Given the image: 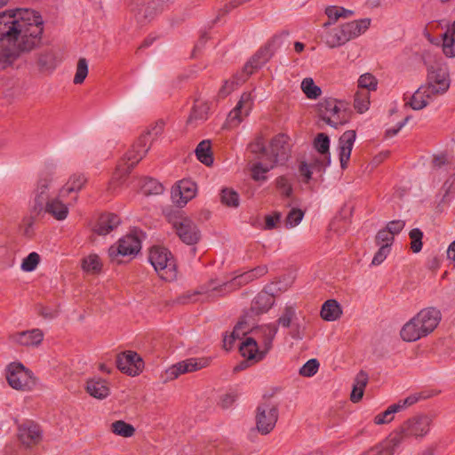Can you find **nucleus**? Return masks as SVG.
<instances>
[{"mask_svg": "<svg viewBox=\"0 0 455 455\" xmlns=\"http://www.w3.org/2000/svg\"><path fill=\"white\" fill-rule=\"evenodd\" d=\"M43 30V19L34 10L16 9L0 12V68H6L21 52L39 45Z\"/></svg>", "mask_w": 455, "mask_h": 455, "instance_id": "f257e3e1", "label": "nucleus"}, {"mask_svg": "<svg viewBox=\"0 0 455 455\" xmlns=\"http://www.w3.org/2000/svg\"><path fill=\"white\" fill-rule=\"evenodd\" d=\"M441 318V312L437 308H423L403 326L401 338L407 342L417 341L433 332Z\"/></svg>", "mask_w": 455, "mask_h": 455, "instance_id": "f03ea898", "label": "nucleus"}, {"mask_svg": "<svg viewBox=\"0 0 455 455\" xmlns=\"http://www.w3.org/2000/svg\"><path fill=\"white\" fill-rule=\"evenodd\" d=\"M433 421V417L427 414H418L409 418L390 434V443L399 447L409 438L422 440L429 434Z\"/></svg>", "mask_w": 455, "mask_h": 455, "instance_id": "7ed1b4c3", "label": "nucleus"}, {"mask_svg": "<svg viewBox=\"0 0 455 455\" xmlns=\"http://www.w3.org/2000/svg\"><path fill=\"white\" fill-rule=\"evenodd\" d=\"M371 25V19L365 18L342 24L338 28L325 29L323 42L329 48H337L363 34Z\"/></svg>", "mask_w": 455, "mask_h": 455, "instance_id": "20e7f679", "label": "nucleus"}, {"mask_svg": "<svg viewBox=\"0 0 455 455\" xmlns=\"http://www.w3.org/2000/svg\"><path fill=\"white\" fill-rule=\"evenodd\" d=\"M282 35L274 36L265 46L260 48L244 65L241 77L236 81V84H243L247 78L260 68L273 56L275 52L282 44Z\"/></svg>", "mask_w": 455, "mask_h": 455, "instance_id": "39448f33", "label": "nucleus"}, {"mask_svg": "<svg viewBox=\"0 0 455 455\" xmlns=\"http://www.w3.org/2000/svg\"><path fill=\"white\" fill-rule=\"evenodd\" d=\"M151 132L142 134L124 155L122 163L117 165L115 176L121 179L130 173L132 169L146 156L150 148Z\"/></svg>", "mask_w": 455, "mask_h": 455, "instance_id": "423d86ee", "label": "nucleus"}, {"mask_svg": "<svg viewBox=\"0 0 455 455\" xmlns=\"http://www.w3.org/2000/svg\"><path fill=\"white\" fill-rule=\"evenodd\" d=\"M148 259L161 279L167 282L176 279V264L171 251L166 248L153 247L150 250Z\"/></svg>", "mask_w": 455, "mask_h": 455, "instance_id": "0eeeda50", "label": "nucleus"}, {"mask_svg": "<svg viewBox=\"0 0 455 455\" xmlns=\"http://www.w3.org/2000/svg\"><path fill=\"white\" fill-rule=\"evenodd\" d=\"M319 116L330 126L338 128L348 123L351 111L344 102L329 99L319 104Z\"/></svg>", "mask_w": 455, "mask_h": 455, "instance_id": "6e6552de", "label": "nucleus"}, {"mask_svg": "<svg viewBox=\"0 0 455 455\" xmlns=\"http://www.w3.org/2000/svg\"><path fill=\"white\" fill-rule=\"evenodd\" d=\"M5 377L9 386L19 391H30L36 385L33 372L21 363H11L5 370Z\"/></svg>", "mask_w": 455, "mask_h": 455, "instance_id": "1a4fd4ad", "label": "nucleus"}, {"mask_svg": "<svg viewBox=\"0 0 455 455\" xmlns=\"http://www.w3.org/2000/svg\"><path fill=\"white\" fill-rule=\"evenodd\" d=\"M254 278L252 277V275L251 271H246L244 273H242L238 275H235L234 278H232L229 282L224 283L221 285H215L213 281H211L210 283L204 287L202 286L199 290L195 291H188L185 293L182 297L179 299L180 302L186 303V302H195L197 300L196 296L200 294H207L211 291H216L219 290H235L243 285H245L251 282H252Z\"/></svg>", "mask_w": 455, "mask_h": 455, "instance_id": "9d476101", "label": "nucleus"}, {"mask_svg": "<svg viewBox=\"0 0 455 455\" xmlns=\"http://www.w3.org/2000/svg\"><path fill=\"white\" fill-rule=\"evenodd\" d=\"M141 249V240L137 234L132 233L121 237L108 249V257L112 262L121 263L123 257H134Z\"/></svg>", "mask_w": 455, "mask_h": 455, "instance_id": "9b49d317", "label": "nucleus"}, {"mask_svg": "<svg viewBox=\"0 0 455 455\" xmlns=\"http://www.w3.org/2000/svg\"><path fill=\"white\" fill-rule=\"evenodd\" d=\"M129 10L138 26H144L161 11L160 4L156 0H131Z\"/></svg>", "mask_w": 455, "mask_h": 455, "instance_id": "f8f14e48", "label": "nucleus"}, {"mask_svg": "<svg viewBox=\"0 0 455 455\" xmlns=\"http://www.w3.org/2000/svg\"><path fill=\"white\" fill-rule=\"evenodd\" d=\"M278 419V408L272 403H262L257 407L256 427L262 435L270 433Z\"/></svg>", "mask_w": 455, "mask_h": 455, "instance_id": "ddd939ff", "label": "nucleus"}, {"mask_svg": "<svg viewBox=\"0 0 455 455\" xmlns=\"http://www.w3.org/2000/svg\"><path fill=\"white\" fill-rule=\"evenodd\" d=\"M62 196H55L42 203V210H36L35 207L29 209L32 219L49 214L56 220L61 221L67 219L69 209L67 204L61 201Z\"/></svg>", "mask_w": 455, "mask_h": 455, "instance_id": "4468645a", "label": "nucleus"}, {"mask_svg": "<svg viewBox=\"0 0 455 455\" xmlns=\"http://www.w3.org/2000/svg\"><path fill=\"white\" fill-rule=\"evenodd\" d=\"M290 156L289 138L284 134H278L270 142L267 152V159L271 164H283Z\"/></svg>", "mask_w": 455, "mask_h": 455, "instance_id": "2eb2a0df", "label": "nucleus"}, {"mask_svg": "<svg viewBox=\"0 0 455 455\" xmlns=\"http://www.w3.org/2000/svg\"><path fill=\"white\" fill-rule=\"evenodd\" d=\"M53 173L52 172H43L39 174L33 191L30 208L35 207L37 211L42 210V203L50 199L49 194L53 186Z\"/></svg>", "mask_w": 455, "mask_h": 455, "instance_id": "dca6fc26", "label": "nucleus"}, {"mask_svg": "<svg viewBox=\"0 0 455 455\" xmlns=\"http://www.w3.org/2000/svg\"><path fill=\"white\" fill-rule=\"evenodd\" d=\"M449 73L446 68L430 67L425 84L435 96L445 93L450 88Z\"/></svg>", "mask_w": 455, "mask_h": 455, "instance_id": "f3484780", "label": "nucleus"}, {"mask_svg": "<svg viewBox=\"0 0 455 455\" xmlns=\"http://www.w3.org/2000/svg\"><path fill=\"white\" fill-rule=\"evenodd\" d=\"M209 360L205 358H188L179 362L165 371V380H173L180 375L193 372L206 367Z\"/></svg>", "mask_w": 455, "mask_h": 455, "instance_id": "a211bd4d", "label": "nucleus"}, {"mask_svg": "<svg viewBox=\"0 0 455 455\" xmlns=\"http://www.w3.org/2000/svg\"><path fill=\"white\" fill-rule=\"evenodd\" d=\"M173 227L180 240L193 245L198 243L201 233L196 224L187 217H180L173 222Z\"/></svg>", "mask_w": 455, "mask_h": 455, "instance_id": "6ab92c4d", "label": "nucleus"}, {"mask_svg": "<svg viewBox=\"0 0 455 455\" xmlns=\"http://www.w3.org/2000/svg\"><path fill=\"white\" fill-rule=\"evenodd\" d=\"M116 366L124 373L137 376L144 369L141 356L134 351H125L117 355Z\"/></svg>", "mask_w": 455, "mask_h": 455, "instance_id": "aec40b11", "label": "nucleus"}, {"mask_svg": "<svg viewBox=\"0 0 455 455\" xmlns=\"http://www.w3.org/2000/svg\"><path fill=\"white\" fill-rule=\"evenodd\" d=\"M277 331V326L274 323L260 325L252 330L253 338L261 348L259 358H264L271 349Z\"/></svg>", "mask_w": 455, "mask_h": 455, "instance_id": "412c9836", "label": "nucleus"}, {"mask_svg": "<svg viewBox=\"0 0 455 455\" xmlns=\"http://www.w3.org/2000/svg\"><path fill=\"white\" fill-rule=\"evenodd\" d=\"M197 190L196 184L190 180L179 181L176 187L172 189V200L179 207H183L187 203L196 196Z\"/></svg>", "mask_w": 455, "mask_h": 455, "instance_id": "4be33fe9", "label": "nucleus"}, {"mask_svg": "<svg viewBox=\"0 0 455 455\" xmlns=\"http://www.w3.org/2000/svg\"><path fill=\"white\" fill-rule=\"evenodd\" d=\"M254 98L251 92H243L239 101L228 116V123L230 126L238 125L251 112L253 106Z\"/></svg>", "mask_w": 455, "mask_h": 455, "instance_id": "5701e85b", "label": "nucleus"}, {"mask_svg": "<svg viewBox=\"0 0 455 455\" xmlns=\"http://www.w3.org/2000/svg\"><path fill=\"white\" fill-rule=\"evenodd\" d=\"M356 133L354 130L346 131L339 139V157L341 169H346L355 141Z\"/></svg>", "mask_w": 455, "mask_h": 455, "instance_id": "b1692460", "label": "nucleus"}, {"mask_svg": "<svg viewBox=\"0 0 455 455\" xmlns=\"http://www.w3.org/2000/svg\"><path fill=\"white\" fill-rule=\"evenodd\" d=\"M9 341L25 347H35L41 344L44 333L39 329H32L9 335Z\"/></svg>", "mask_w": 455, "mask_h": 455, "instance_id": "393cba45", "label": "nucleus"}, {"mask_svg": "<svg viewBox=\"0 0 455 455\" xmlns=\"http://www.w3.org/2000/svg\"><path fill=\"white\" fill-rule=\"evenodd\" d=\"M19 438L26 446L36 445L42 439L41 427L34 422L23 424L19 427Z\"/></svg>", "mask_w": 455, "mask_h": 455, "instance_id": "a878e982", "label": "nucleus"}, {"mask_svg": "<svg viewBox=\"0 0 455 455\" xmlns=\"http://www.w3.org/2000/svg\"><path fill=\"white\" fill-rule=\"evenodd\" d=\"M121 223V219L115 213H103L100 216L94 232L100 235H106L116 228Z\"/></svg>", "mask_w": 455, "mask_h": 455, "instance_id": "bb28decb", "label": "nucleus"}, {"mask_svg": "<svg viewBox=\"0 0 455 455\" xmlns=\"http://www.w3.org/2000/svg\"><path fill=\"white\" fill-rule=\"evenodd\" d=\"M210 105L207 101L197 99L195 100L190 115L187 120V124L196 126L208 118Z\"/></svg>", "mask_w": 455, "mask_h": 455, "instance_id": "cd10ccee", "label": "nucleus"}, {"mask_svg": "<svg viewBox=\"0 0 455 455\" xmlns=\"http://www.w3.org/2000/svg\"><path fill=\"white\" fill-rule=\"evenodd\" d=\"M241 355L247 358L248 361L259 362L263 358H259L261 348L256 339L252 337L246 338L239 346Z\"/></svg>", "mask_w": 455, "mask_h": 455, "instance_id": "c85d7f7f", "label": "nucleus"}, {"mask_svg": "<svg viewBox=\"0 0 455 455\" xmlns=\"http://www.w3.org/2000/svg\"><path fill=\"white\" fill-rule=\"evenodd\" d=\"M86 391L97 399H104L108 396L110 388L108 383L100 378H93L87 381Z\"/></svg>", "mask_w": 455, "mask_h": 455, "instance_id": "c756f323", "label": "nucleus"}, {"mask_svg": "<svg viewBox=\"0 0 455 455\" xmlns=\"http://www.w3.org/2000/svg\"><path fill=\"white\" fill-rule=\"evenodd\" d=\"M435 95L426 86H420L411 96L410 105L415 110L424 108Z\"/></svg>", "mask_w": 455, "mask_h": 455, "instance_id": "7c9ffc66", "label": "nucleus"}, {"mask_svg": "<svg viewBox=\"0 0 455 455\" xmlns=\"http://www.w3.org/2000/svg\"><path fill=\"white\" fill-rule=\"evenodd\" d=\"M275 303L274 297L265 291L259 292L252 300L251 311L257 315L267 312Z\"/></svg>", "mask_w": 455, "mask_h": 455, "instance_id": "2f4dec72", "label": "nucleus"}, {"mask_svg": "<svg viewBox=\"0 0 455 455\" xmlns=\"http://www.w3.org/2000/svg\"><path fill=\"white\" fill-rule=\"evenodd\" d=\"M342 314L339 304L335 299H328L321 308V317L325 321H335L340 317Z\"/></svg>", "mask_w": 455, "mask_h": 455, "instance_id": "473e14b6", "label": "nucleus"}, {"mask_svg": "<svg viewBox=\"0 0 455 455\" xmlns=\"http://www.w3.org/2000/svg\"><path fill=\"white\" fill-rule=\"evenodd\" d=\"M86 182L84 175H73L70 177L66 185L60 190V196H66L71 193H77L82 189Z\"/></svg>", "mask_w": 455, "mask_h": 455, "instance_id": "72a5a7b5", "label": "nucleus"}, {"mask_svg": "<svg viewBox=\"0 0 455 455\" xmlns=\"http://www.w3.org/2000/svg\"><path fill=\"white\" fill-rule=\"evenodd\" d=\"M443 51L448 57H455V21L443 36Z\"/></svg>", "mask_w": 455, "mask_h": 455, "instance_id": "f704fd0d", "label": "nucleus"}, {"mask_svg": "<svg viewBox=\"0 0 455 455\" xmlns=\"http://www.w3.org/2000/svg\"><path fill=\"white\" fill-rule=\"evenodd\" d=\"M196 155L197 159L206 166H210L213 163V157L212 154L211 141L203 140L201 141L196 148Z\"/></svg>", "mask_w": 455, "mask_h": 455, "instance_id": "c9c22d12", "label": "nucleus"}, {"mask_svg": "<svg viewBox=\"0 0 455 455\" xmlns=\"http://www.w3.org/2000/svg\"><path fill=\"white\" fill-rule=\"evenodd\" d=\"M82 269L87 274H98L101 271L102 263L97 254H90L82 259Z\"/></svg>", "mask_w": 455, "mask_h": 455, "instance_id": "e433bc0d", "label": "nucleus"}, {"mask_svg": "<svg viewBox=\"0 0 455 455\" xmlns=\"http://www.w3.org/2000/svg\"><path fill=\"white\" fill-rule=\"evenodd\" d=\"M37 64L41 70H53L57 65L58 60L51 50H44L38 55Z\"/></svg>", "mask_w": 455, "mask_h": 455, "instance_id": "4c0bfd02", "label": "nucleus"}, {"mask_svg": "<svg viewBox=\"0 0 455 455\" xmlns=\"http://www.w3.org/2000/svg\"><path fill=\"white\" fill-rule=\"evenodd\" d=\"M325 14L327 15L329 21L323 24L324 28L337 21L339 18H347L351 16L353 12L343 7L331 5L325 9Z\"/></svg>", "mask_w": 455, "mask_h": 455, "instance_id": "58836bf2", "label": "nucleus"}, {"mask_svg": "<svg viewBox=\"0 0 455 455\" xmlns=\"http://www.w3.org/2000/svg\"><path fill=\"white\" fill-rule=\"evenodd\" d=\"M274 164L258 162L251 166V178L255 181L264 182L267 180L266 174L273 169Z\"/></svg>", "mask_w": 455, "mask_h": 455, "instance_id": "ea45409f", "label": "nucleus"}, {"mask_svg": "<svg viewBox=\"0 0 455 455\" xmlns=\"http://www.w3.org/2000/svg\"><path fill=\"white\" fill-rule=\"evenodd\" d=\"M370 106V92L366 90H358L355 94L354 108L360 114L369 109Z\"/></svg>", "mask_w": 455, "mask_h": 455, "instance_id": "a19ab883", "label": "nucleus"}, {"mask_svg": "<svg viewBox=\"0 0 455 455\" xmlns=\"http://www.w3.org/2000/svg\"><path fill=\"white\" fill-rule=\"evenodd\" d=\"M314 147L322 155H324L327 157V162L325 165H329L331 163V157H330V139L329 137L324 133H319L315 140H314Z\"/></svg>", "mask_w": 455, "mask_h": 455, "instance_id": "79ce46f5", "label": "nucleus"}, {"mask_svg": "<svg viewBox=\"0 0 455 455\" xmlns=\"http://www.w3.org/2000/svg\"><path fill=\"white\" fill-rule=\"evenodd\" d=\"M111 431L123 437H132L135 434V428L132 425L124 421L116 420L111 424Z\"/></svg>", "mask_w": 455, "mask_h": 455, "instance_id": "37998d69", "label": "nucleus"}, {"mask_svg": "<svg viewBox=\"0 0 455 455\" xmlns=\"http://www.w3.org/2000/svg\"><path fill=\"white\" fill-rule=\"evenodd\" d=\"M296 319V307L293 305H286L283 314L277 319V323L283 328H289Z\"/></svg>", "mask_w": 455, "mask_h": 455, "instance_id": "c03bdc74", "label": "nucleus"}, {"mask_svg": "<svg viewBox=\"0 0 455 455\" xmlns=\"http://www.w3.org/2000/svg\"><path fill=\"white\" fill-rule=\"evenodd\" d=\"M301 90L308 99L315 100L321 93V88L315 84L314 80L310 77L304 78L301 82Z\"/></svg>", "mask_w": 455, "mask_h": 455, "instance_id": "a18cd8bd", "label": "nucleus"}, {"mask_svg": "<svg viewBox=\"0 0 455 455\" xmlns=\"http://www.w3.org/2000/svg\"><path fill=\"white\" fill-rule=\"evenodd\" d=\"M397 446L390 443V439L381 443L364 452L363 455H393Z\"/></svg>", "mask_w": 455, "mask_h": 455, "instance_id": "49530a36", "label": "nucleus"}, {"mask_svg": "<svg viewBox=\"0 0 455 455\" xmlns=\"http://www.w3.org/2000/svg\"><path fill=\"white\" fill-rule=\"evenodd\" d=\"M141 190L144 195H160L164 191L163 185L156 180L152 178H147L144 180L141 186Z\"/></svg>", "mask_w": 455, "mask_h": 455, "instance_id": "de8ad7c7", "label": "nucleus"}, {"mask_svg": "<svg viewBox=\"0 0 455 455\" xmlns=\"http://www.w3.org/2000/svg\"><path fill=\"white\" fill-rule=\"evenodd\" d=\"M397 408L395 407L394 403L389 405L386 411L377 414L373 422L376 425L389 424L394 420L395 414L397 413Z\"/></svg>", "mask_w": 455, "mask_h": 455, "instance_id": "09e8293b", "label": "nucleus"}, {"mask_svg": "<svg viewBox=\"0 0 455 455\" xmlns=\"http://www.w3.org/2000/svg\"><path fill=\"white\" fill-rule=\"evenodd\" d=\"M88 75V61L85 58H80L76 64V70L74 76L73 83L75 84H81L85 80Z\"/></svg>", "mask_w": 455, "mask_h": 455, "instance_id": "8fccbe9b", "label": "nucleus"}, {"mask_svg": "<svg viewBox=\"0 0 455 455\" xmlns=\"http://www.w3.org/2000/svg\"><path fill=\"white\" fill-rule=\"evenodd\" d=\"M221 203L228 207H238L239 196L238 194L229 188H224L220 194Z\"/></svg>", "mask_w": 455, "mask_h": 455, "instance_id": "3c124183", "label": "nucleus"}, {"mask_svg": "<svg viewBox=\"0 0 455 455\" xmlns=\"http://www.w3.org/2000/svg\"><path fill=\"white\" fill-rule=\"evenodd\" d=\"M443 191L441 202L443 204L450 203L455 197V177H450L443 185Z\"/></svg>", "mask_w": 455, "mask_h": 455, "instance_id": "603ef678", "label": "nucleus"}, {"mask_svg": "<svg viewBox=\"0 0 455 455\" xmlns=\"http://www.w3.org/2000/svg\"><path fill=\"white\" fill-rule=\"evenodd\" d=\"M377 79L371 74H363L358 79V87L360 90H366L368 92L376 91Z\"/></svg>", "mask_w": 455, "mask_h": 455, "instance_id": "864d4df0", "label": "nucleus"}, {"mask_svg": "<svg viewBox=\"0 0 455 455\" xmlns=\"http://www.w3.org/2000/svg\"><path fill=\"white\" fill-rule=\"evenodd\" d=\"M409 236L411 238V249L414 253H418L422 249L423 232L419 228H412Z\"/></svg>", "mask_w": 455, "mask_h": 455, "instance_id": "5fc2aeb1", "label": "nucleus"}, {"mask_svg": "<svg viewBox=\"0 0 455 455\" xmlns=\"http://www.w3.org/2000/svg\"><path fill=\"white\" fill-rule=\"evenodd\" d=\"M40 262V256L37 252H30L21 263V269L25 272L34 271Z\"/></svg>", "mask_w": 455, "mask_h": 455, "instance_id": "6e6d98bb", "label": "nucleus"}, {"mask_svg": "<svg viewBox=\"0 0 455 455\" xmlns=\"http://www.w3.org/2000/svg\"><path fill=\"white\" fill-rule=\"evenodd\" d=\"M304 217V212L300 209L293 208L287 214L285 220V227L287 228H291L296 227L300 223Z\"/></svg>", "mask_w": 455, "mask_h": 455, "instance_id": "4d7b16f0", "label": "nucleus"}, {"mask_svg": "<svg viewBox=\"0 0 455 455\" xmlns=\"http://www.w3.org/2000/svg\"><path fill=\"white\" fill-rule=\"evenodd\" d=\"M421 398H424V396L421 395V394H412L407 396L404 399L399 400L397 403H394L395 407L397 408V411L400 412L416 403H418Z\"/></svg>", "mask_w": 455, "mask_h": 455, "instance_id": "13d9d810", "label": "nucleus"}, {"mask_svg": "<svg viewBox=\"0 0 455 455\" xmlns=\"http://www.w3.org/2000/svg\"><path fill=\"white\" fill-rule=\"evenodd\" d=\"M421 398H424V396L421 395V394H412L407 396L404 399L399 400L397 403H394L395 407L397 408V411L400 412L416 403H418Z\"/></svg>", "mask_w": 455, "mask_h": 455, "instance_id": "bf43d9fd", "label": "nucleus"}, {"mask_svg": "<svg viewBox=\"0 0 455 455\" xmlns=\"http://www.w3.org/2000/svg\"><path fill=\"white\" fill-rule=\"evenodd\" d=\"M319 365L316 359H310L303 364L299 372L303 377H312L317 372Z\"/></svg>", "mask_w": 455, "mask_h": 455, "instance_id": "052dcab7", "label": "nucleus"}, {"mask_svg": "<svg viewBox=\"0 0 455 455\" xmlns=\"http://www.w3.org/2000/svg\"><path fill=\"white\" fill-rule=\"evenodd\" d=\"M277 189L286 197L292 194L291 180L286 176H280L275 180Z\"/></svg>", "mask_w": 455, "mask_h": 455, "instance_id": "680f3d73", "label": "nucleus"}, {"mask_svg": "<svg viewBox=\"0 0 455 455\" xmlns=\"http://www.w3.org/2000/svg\"><path fill=\"white\" fill-rule=\"evenodd\" d=\"M394 242V236L390 234V231L386 228L380 229L376 235V243L378 245H387L391 246Z\"/></svg>", "mask_w": 455, "mask_h": 455, "instance_id": "e2e57ef3", "label": "nucleus"}, {"mask_svg": "<svg viewBox=\"0 0 455 455\" xmlns=\"http://www.w3.org/2000/svg\"><path fill=\"white\" fill-rule=\"evenodd\" d=\"M390 252V247L387 245H381L378 251L375 253L371 265L379 266L380 265L387 257Z\"/></svg>", "mask_w": 455, "mask_h": 455, "instance_id": "0e129e2a", "label": "nucleus"}, {"mask_svg": "<svg viewBox=\"0 0 455 455\" xmlns=\"http://www.w3.org/2000/svg\"><path fill=\"white\" fill-rule=\"evenodd\" d=\"M282 214L279 212H275L265 217V229L271 230L276 228L281 220Z\"/></svg>", "mask_w": 455, "mask_h": 455, "instance_id": "69168bd1", "label": "nucleus"}, {"mask_svg": "<svg viewBox=\"0 0 455 455\" xmlns=\"http://www.w3.org/2000/svg\"><path fill=\"white\" fill-rule=\"evenodd\" d=\"M249 149L253 154L262 153L267 157V149L265 147L264 140L261 137L257 138L249 145Z\"/></svg>", "mask_w": 455, "mask_h": 455, "instance_id": "338daca9", "label": "nucleus"}, {"mask_svg": "<svg viewBox=\"0 0 455 455\" xmlns=\"http://www.w3.org/2000/svg\"><path fill=\"white\" fill-rule=\"evenodd\" d=\"M237 398V395L235 392H228L220 396V405L223 409L230 408Z\"/></svg>", "mask_w": 455, "mask_h": 455, "instance_id": "774afa93", "label": "nucleus"}]
</instances>
